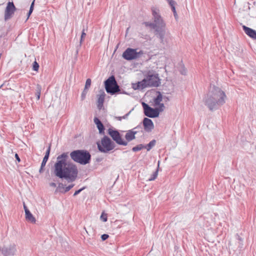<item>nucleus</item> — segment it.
<instances>
[{
	"mask_svg": "<svg viewBox=\"0 0 256 256\" xmlns=\"http://www.w3.org/2000/svg\"><path fill=\"white\" fill-rule=\"evenodd\" d=\"M68 152H64L59 155L54 164V173L55 176L60 178L72 182L76 179L78 171L76 166L68 161Z\"/></svg>",
	"mask_w": 256,
	"mask_h": 256,
	"instance_id": "1",
	"label": "nucleus"
},
{
	"mask_svg": "<svg viewBox=\"0 0 256 256\" xmlns=\"http://www.w3.org/2000/svg\"><path fill=\"white\" fill-rule=\"evenodd\" d=\"M226 97L224 92L220 88L210 86L204 102L210 110H216L225 103Z\"/></svg>",
	"mask_w": 256,
	"mask_h": 256,
	"instance_id": "2",
	"label": "nucleus"
},
{
	"mask_svg": "<svg viewBox=\"0 0 256 256\" xmlns=\"http://www.w3.org/2000/svg\"><path fill=\"white\" fill-rule=\"evenodd\" d=\"M71 158L75 162L81 164H86L90 162L91 156L84 150H76L70 154Z\"/></svg>",
	"mask_w": 256,
	"mask_h": 256,
	"instance_id": "3",
	"label": "nucleus"
},
{
	"mask_svg": "<svg viewBox=\"0 0 256 256\" xmlns=\"http://www.w3.org/2000/svg\"><path fill=\"white\" fill-rule=\"evenodd\" d=\"M98 150L104 153L108 152L114 147V143L107 136H104L100 142H97Z\"/></svg>",
	"mask_w": 256,
	"mask_h": 256,
	"instance_id": "4",
	"label": "nucleus"
},
{
	"mask_svg": "<svg viewBox=\"0 0 256 256\" xmlns=\"http://www.w3.org/2000/svg\"><path fill=\"white\" fill-rule=\"evenodd\" d=\"M144 82V86L146 87H157L160 84V80L158 74L152 72H148L146 77L142 80Z\"/></svg>",
	"mask_w": 256,
	"mask_h": 256,
	"instance_id": "5",
	"label": "nucleus"
},
{
	"mask_svg": "<svg viewBox=\"0 0 256 256\" xmlns=\"http://www.w3.org/2000/svg\"><path fill=\"white\" fill-rule=\"evenodd\" d=\"M138 48H127L123 52L122 58L127 60H136L144 54V52L142 50L138 51Z\"/></svg>",
	"mask_w": 256,
	"mask_h": 256,
	"instance_id": "6",
	"label": "nucleus"
},
{
	"mask_svg": "<svg viewBox=\"0 0 256 256\" xmlns=\"http://www.w3.org/2000/svg\"><path fill=\"white\" fill-rule=\"evenodd\" d=\"M104 84L106 90L108 94H114L120 91V87L114 76L109 77L104 82Z\"/></svg>",
	"mask_w": 256,
	"mask_h": 256,
	"instance_id": "7",
	"label": "nucleus"
},
{
	"mask_svg": "<svg viewBox=\"0 0 256 256\" xmlns=\"http://www.w3.org/2000/svg\"><path fill=\"white\" fill-rule=\"evenodd\" d=\"M18 252L16 244L12 243L0 248V256H14Z\"/></svg>",
	"mask_w": 256,
	"mask_h": 256,
	"instance_id": "8",
	"label": "nucleus"
},
{
	"mask_svg": "<svg viewBox=\"0 0 256 256\" xmlns=\"http://www.w3.org/2000/svg\"><path fill=\"white\" fill-rule=\"evenodd\" d=\"M108 133L112 140L118 144L124 146L128 145V142L122 140L120 132L118 130L109 128Z\"/></svg>",
	"mask_w": 256,
	"mask_h": 256,
	"instance_id": "9",
	"label": "nucleus"
},
{
	"mask_svg": "<svg viewBox=\"0 0 256 256\" xmlns=\"http://www.w3.org/2000/svg\"><path fill=\"white\" fill-rule=\"evenodd\" d=\"M152 14L154 22L155 24H156L158 26H166V24L160 14V10L158 8H152Z\"/></svg>",
	"mask_w": 256,
	"mask_h": 256,
	"instance_id": "10",
	"label": "nucleus"
},
{
	"mask_svg": "<svg viewBox=\"0 0 256 256\" xmlns=\"http://www.w3.org/2000/svg\"><path fill=\"white\" fill-rule=\"evenodd\" d=\"M16 8L12 2H8L4 12V20H10L14 14Z\"/></svg>",
	"mask_w": 256,
	"mask_h": 256,
	"instance_id": "11",
	"label": "nucleus"
},
{
	"mask_svg": "<svg viewBox=\"0 0 256 256\" xmlns=\"http://www.w3.org/2000/svg\"><path fill=\"white\" fill-rule=\"evenodd\" d=\"M142 106L144 110V114L149 118H156L158 116V112L156 108L150 107L148 104L142 102Z\"/></svg>",
	"mask_w": 256,
	"mask_h": 256,
	"instance_id": "12",
	"label": "nucleus"
},
{
	"mask_svg": "<svg viewBox=\"0 0 256 256\" xmlns=\"http://www.w3.org/2000/svg\"><path fill=\"white\" fill-rule=\"evenodd\" d=\"M154 34L160 39V42L164 44V36L166 35L165 26H158L154 30Z\"/></svg>",
	"mask_w": 256,
	"mask_h": 256,
	"instance_id": "13",
	"label": "nucleus"
},
{
	"mask_svg": "<svg viewBox=\"0 0 256 256\" xmlns=\"http://www.w3.org/2000/svg\"><path fill=\"white\" fill-rule=\"evenodd\" d=\"M246 34L253 40H256V30L244 25L242 26Z\"/></svg>",
	"mask_w": 256,
	"mask_h": 256,
	"instance_id": "14",
	"label": "nucleus"
},
{
	"mask_svg": "<svg viewBox=\"0 0 256 256\" xmlns=\"http://www.w3.org/2000/svg\"><path fill=\"white\" fill-rule=\"evenodd\" d=\"M143 125L144 130L148 132H150L154 128V124L153 122L150 119L148 118H144L143 120Z\"/></svg>",
	"mask_w": 256,
	"mask_h": 256,
	"instance_id": "15",
	"label": "nucleus"
},
{
	"mask_svg": "<svg viewBox=\"0 0 256 256\" xmlns=\"http://www.w3.org/2000/svg\"><path fill=\"white\" fill-rule=\"evenodd\" d=\"M136 128H134L126 132L125 138L128 142L136 138V134H137V132L134 130Z\"/></svg>",
	"mask_w": 256,
	"mask_h": 256,
	"instance_id": "16",
	"label": "nucleus"
},
{
	"mask_svg": "<svg viewBox=\"0 0 256 256\" xmlns=\"http://www.w3.org/2000/svg\"><path fill=\"white\" fill-rule=\"evenodd\" d=\"M50 146H51L50 144H49V146H48V147L47 149V150L46 152L45 156L43 158L42 162L41 164L40 168L39 170V172L40 173H42L43 172V168L45 166L46 164L48 159V157H49V155H50Z\"/></svg>",
	"mask_w": 256,
	"mask_h": 256,
	"instance_id": "17",
	"label": "nucleus"
},
{
	"mask_svg": "<svg viewBox=\"0 0 256 256\" xmlns=\"http://www.w3.org/2000/svg\"><path fill=\"white\" fill-rule=\"evenodd\" d=\"M106 94L104 91L100 92V94L98 95L97 106L99 110H100L103 106Z\"/></svg>",
	"mask_w": 256,
	"mask_h": 256,
	"instance_id": "18",
	"label": "nucleus"
},
{
	"mask_svg": "<svg viewBox=\"0 0 256 256\" xmlns=\"http://www.w3.org/2000/svg\"><path fill=\"white\" fill-rule=\"evenodd\" d=\"M94 122L96 125V126L99 130V132L100 134H102L104 132V128L100 122V120L98 118H94Z\"/></svg>",
	"mask_w": 256,
	"mask_h": 256,
	"instance_id": "19",
	"label": "nucleus"
},
{
	"mask_svg": "<svg viewBox=\"0 0 256 256\" xmlns=\"http://www.w3.org/2000/svg\"><path fill=\"white\" fill-rule=\"evenodd\" d=\"M145 81H142V80L140 82H138L136 84H132V88L134 90H142L145 88L144 84Z\"/></svg>",
	"mask_w": 256,
	"mask_h": 256,
	"instance_id": "20",
	"label": "nucleus"
},
{
	"mask_svg": "<svg viewBox=\"0 0 256 256\" xmlns=\"http://www.w3.org/2000/svg\"><path fill=\"white\" fill-rule=\"evenodd\" d=\"M26 214V220L32 222V223H35L36 222V218L33 216V215L32 214V213L30 212V210H26V212H25Z\"/></svg>",
	"mask_w": 256,
	"mask_h": 256,
	"instance_id": "21",
	"label": "nucleus"
},
{
	"mask_svg": "<svg viewBox=\"0 0 256 256\" xmlns=\"http://www.w3.org/2000/svg\"><path fill=\"white\" fill-rule=\"evenodd\" d=\"M86 36V33L85 32V29H84V28L82 30L80 44L76 47V54L78 53V50L81 47L82 43V41L84 40Z\"/></svg>",
	"mask_w": 256,
	"mask_h": 256,
	"instance_id": "22",
	"label": "nucleus"
},
{
	"mask_svg": "<svg viewBox=\"0 0 256 256\" xmlns=\"http://www.w3.org/2000/svg\"><path fill=\"white\" fill-rule=\"evenodd\" d=\"M162 100V96L161 94L159 93L158 96L154 98V106L160 104Z\"/></svg>",
	"mask_w": 256,
	"mask_h": 256,
	"instance_id": "23",
	"label": "nucleus"
},
{
	"mask_svg": "<svg viewBox=\"0 0 256 256\" xmlns=\"http://www.w3.org/2000/svg\"><path fill=\"white\" fill-rule=\"evenodd\" d=\"M156 141L154 140L150 141L147 145L144 146V148H146L147 150H150L152 147L156 144Z\"/></svg>",
	"mask_w": 256,
	"mask_h": 256,
	"instance_id": "24",
	"label": "nucleus"
},
{
	"mask_svg": "<svg viewBox=\"0 0 256 256\" xmlns=\"http://www.w3.org/2000/svg\"><path fill=\"white\" fill-rule=\"evenodd\" d=\"M41 90H42V86L40 84H37L36 87V98L38 100L40 98V93H41Z\"/></svg>",
	"mask_w": 256,
	"mask_h": 256,
	"instance_id": "25",
	"label": "nucleus"
},
{
	"mask_svg": "<svg viewBox=\"0 0 256 256\" xmlns=\"http://www.w3.org/2000/svg\"><path fill=\"white\" fill-rule=\"evenodd\" d=\"M34 1H35V0H34L31 3L29 11L27 14L26 20H28V19L29 17L31 15L32 13V12L34 10Z\"/></svg>",
	"mask_w": 256,
	"mask_h": 256,
	"instance_id": "26",
	"label": "nucleus"
},
{
	"mask_svg": "<svg viewBox=\"0 0 256 256\" xmlns=\"http://www.w3.org/2000/svg\"><path fill=\"white\" fill-rule=\"evenodd\" d=\"M144 24L146 26H149L150 27V28L154 29L155 30V29H156V28L157 27H158L157 26V24H155L154 22H144Z\"/></svg>",
	"mask_w": 256,
	"mask_h": 256,
	"instance_id": "27",
	"label": "nucleus"
},
{
	"mask_svg": "<svg viewBox=\"0 0 256 256\" xmlns=\"http://www.w3.org/2000/svg\"><path fill=\"white\" fill-rule=\"evenodd\" d=\"M178 68L182 74L186 75V74L187 70L184 66V65H180V67Z\"/></svg>",
	"mask_w": 256,
	"mask_h": 256,
	"instance_id": "28",
	"label": "nucleus"
},
{
	"mask_svg": "<svg viewBox=\"0 0 256 256\" xmlns=\"http://www.w3.org/2000/svg\"><path fill=\"white\" fill-rule=\"evenodd\" d=\"M143 148H144V146L142 144H138L134 148H132V150L133 152H136L139 150H140Z\"/></svg>",
	"mask_w": 256,
	"mask_h": 256,
	"instance_id": "29",
	"label": "nucleus"
},
{
	"mask_svg": "<svg viewBox=\"0 0 256 256\" xmlns=\"http://www.w3.org/2000/svg\"><path fill=\"white\" fill-rule=\"evenodd\" d=\"M90 85H91V80L90 78H88L86 80L84 90H88V88L90 86Z\"/></svg>",
	"mask_w": 256,
	"mask_h": 256,
	"instance_id": "30",
	"label": "nucleus"
},
{
	"mask_svg": "<svg viewBox=\"0 0 256 256\" xmlns=\"http://www.w3.org/2000/svg\"><path fill=\"white\" fill-rule=\"evenodd\" d=\"M158 108H156V110H157L158 112V114H160V112H162L164 109V106L163 104H158Z\"/></svg>",
	"mask_w": 256,
	"mask_h": 256,
	"instance_id": "31",
	"label": "nucleus"
},
{
	"mask_svg": "<svg viewBox=\"0 0 256 256\" xmlns=\"http://www.w3.org/2000/svg\"><path fill=\"white\" fill-rule=\"evenodd\" d=\"M158 169H157L152 174V176H151V178H150L149 179H148V180L149 181H152V180H154L157 176H158Z\"/></svg>",
	"mask_w": 256,
	"mask_h": 256,
	"instance_id": "32",
	"label": "nucleus"
},
{
	"mask_svg": "<svg viewBox=\"0 0 256 256\" xmlns=\"http://www.w3.org/2000/svg\"><path fill=\"white\" fill-rule=\"evenodd\" d=\"M171 6L172 10L174 13V16L175 18H177L178 16L176 12V8H175V4H172L170 6Z\"/></svg>",
	"mask_w": 256,
	"mask_h": 256,
	"instance_id": "33",
	"label": "nucleus"
},
{
	"mask_svg": "<svg viewBox=\"0 0 256 256\" xmlns=\"http://www.w3.org/2000/svg\"><path fill=\"white\" fill-rule=\"evenodd\" d=\"M88 90H84L82 93V94H81V100H84L86 97V95L88 93Z\"/></svg>",
	"mask_w": 256,
	"mask_h": 256,
	"instance_id": "34",
	"label": "nucleus"
},
{
	"mask_svg": "<svg viewBox=\"0 0 256 256\" xmlns=\"http://www.w3.org/2000/svg\"><path fill=\"white\" fill-rule=\"evenodd\" d=\"M100 219L104 221V222H106L107 221V216L106 214H102L100 216Z\"/></svg>",
	"mask_w": 256,
	"mask_h": 256,
	"instance_id": "35",
	"label": "nucleus"
},
{
	"mask_svg": "<svg viewBox=\"0 0 256 256\" xmlns=\"http://www.w3.org/2000/svg\"><path fill=\"white\" fill-rule=\"evenodd\" d=\"M74 186V184H72L69 185L68 186L64 188V192H68L72 188H73Z\"/></svg>",
	"mask_w": 256,
	"mask_h": 256,
	"instance_id": "36",
	"label": "nucleus"
},
{
	"mask_svg": "<svg viewBox=\"0 0 256 256\" xmlns=\"http://www.w3.org/2000/svg\"><path fill=\"white\" fill-rule=\"evenodd\" d=\"M108 236H108V234H104L102 235L101 238H102V240H106L108 238Z\"/></svg>",
	"mask_w": 256,
	"mask_h": 256,
	"instance_id": "37",
	"label": "nucleus"
},
{
	"mask_svg": "<svg viewBox=\"0 0 256 256\" xmlns=\"http://www.w3.org/2000/svg\"><path fill=\"white\" fill-rule=\"evenodd\" d=\"M84 188H82L78 190H76L74 194V196H76L77 194H80Z\"/></svg>",
	"mask_w": 256,
	"mask_h": 256,
	"instance_id": "38",
	"label": "nucleus"
},
{
	"mask_svg": "<svg viewBox=\"0 0 256 256\" xmlns=\"http://www.w3.org/2000/svg\"><path fill=\"white\" fill-rule=\"evenodd\" d=\"M61 187H62V188H64V185H63V184H62V183L59 184H58V186L56 188V191H55V192H58L59 191V188H61Z\"/></svg>",
	"mask_w": 256,
	"mask_h": 256,
	"instance_id": "39",
	"label": "nucleus"
},
{
	"mask_svg": "<svg viewBox=\"0 0 256 256\" xmlns=\"http://www.w3.org/2000/svg\"><path fill=\"white\" fill-rule=\"evenodd\" d=\"M40 65H33L32 69L34 70L38 71Z\"/></svg>",
	"mask_w": 256,
	"mask_h": 256,
	"instance_id": "40",
	"label": "nucleus"
},
{
	"mask_svg": "<svg viewBox=\"0 0 256 256\" xmlns=\"http://www.w3.org/2000/svg\"><path fill=\"white\" fill-rule=\"evenodd\" d=\"M170 6L176 4V2L173 0H166Z\"/></svg>",
	"mask_w": 256,
	"mask_h": 256,
	"instance_id": "41",
	"label": "nucleus"
},
{
	"mask_svg": "<svg viewBox=\"0 0 256 256\" xmlns=\"http://www.w3.org/2000/svg\"><path fill=\"white\" fill-rule=\"evenodd\" d=\"M131 112V110L130 111L128 114H125L124 116H122V119H126L128 118V116H129L130 113Z\"/></svg>",
	"mask_w": 256,
	"mask_h": 256,
	"instance_id": "42",
	"label": "nucleus"
},
{
	"mask_svg": "<svg viewBox=\"0 0 256 256\" xmlns=\"http://www.w3.org/2000/svg\"><path fill=\"white\" fill-rule=\"evenodd\" d=\"M15 158H16V160H18V162H20V160L18 156V154H15Z\"/></svg>",
	"mask_w": 256,
	"mask_h": 256,
	"instance_id": "43",
	"label": "nucleus"
},
{
	"mask_svg": "<svg viewBox=\"0 0 256 256\" xmlns=\"http://www.w3.org/2000/svg\"><path fill=\"white\" fill-rule=\"evenodd\" d=\"M23 205L25 212H26V210H29L24 202Z\"/></svg>",
	"mask_w": 256,
	"mask_h": 256,
	"instance_id": "44",
	"label": "nucleus"
},
{
	"mask_svg": "<svg viewBox=\"0 0 256 256\" xmlns=\"http://www.w3.org/2000/svg\"><path fill=\"white\" fill-rule=\"evenodd\" d=\"M50 186H52V187L56 186V184L54 182H51V183H50Z\"/></svg>",
	"mask_w": 256,
	"mask_h": 256,
	"instance_id": "45",
	"label": "nucleus"
},
{
	"mask_svg": "<svg viewBox=\"0 0 256 256\" xmlns=\"http://www.w3.org/2000/svg\"><path fill=\"white\" fill-rule=\"evenodd\" d=\"M116 118L118 120L120 121V120H122V116H118V117H116Z\"/></svg>",
	"mask_w": 256,
	"mask_h": 256,
	"instance_id": "46",
	"label": "nucleus"
},
{
	"mask_svg": "<svg viewBox=\"0 0 256 256\" xmlns=\"http://www.w3.org/2000/svg\"><path fill=\"white\" fill-rule=\"evenodd\" d=\"M32 64H38V63L36 62V60H35Z\"/></svg>",
	"mask_w": 256,
	"mask_h": 256,
	"instance_id": "47",
	"label": "nucleus"
}]
</instances>
